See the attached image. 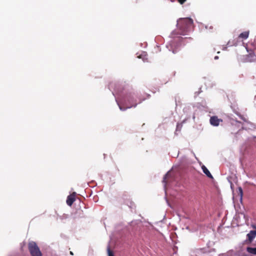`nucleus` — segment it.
Wrapping results in <instances>:
<instances>
[{"mask_svg":"<svg viewBox=\"0 0 256 256\" xmlns=\"http://www.w3.org/2000/svg\"><path fill=\"white\" fill-rule=\"evenodd\" d=\"M210 28H212V26H210Z\"/></svg>","mask_w":256,"mask_h":256,"instance_id":"nucleus-20","label":"nucleus"},{"mask_svg":"<svg viewBox=\"0 0 256 256\" xmlns=\"http://www.w3.org/2000/svg\"><path fill=\"white\" fill-rule=\"evenodd\" d=\"M210 122L212 126H217L219 125L220 122H222V120L218 118L216 116H212L210 117Z\"/></svg>","mask_w":256,"mask_h":256,"instance_id":"nucleus-5","label":"nucleus"},{"mask_svg":"<svg viewBox=\"0 0 256 256\" xmlns=\"http://www.w3.org/2000/svg\"><path fill=\"white\" fill-rule=\"evenodd\" d=\"M70 254H73L72 252H70Z\"/></svg>","mask_w":256,"mask_h":256,"instance_id":"nucleus-19","label":"nucleus"},{"mask_svg":"<svg viewBox=\"0 0 256 256\" xmlns=\"http://www.w3.org/2000/svg\"><path fill=\"white\" fill-rule=\"evenodd\" d=\"M202 170L204 173L205 174L208 178H213L212 176V174H210V172L208 170V169L206 168V166H202Z\"/></svg>","mask_w":256,"mask_h":256,"instance_id":"nucleus-9","label":"nucleus"},{"mask_svg":"<svg viewBox=\"0 0 256 256\" xmlns=\"http://www.w3.org/2000/svg\"><path fill=\"white\" fill-rule=\"evenodd\" d=\"M76 200V192H74L72 194L68 196L66 200V204L68 206H71Z\"/></svg>","mask_w":256,"mask_h":256,"instance_id":"nucleus-6","label":"nucleus"},{"mask_svg":"<svg viewBox=\"0 0 256 256\" xmlns=\"http://www.w3.org/2000/svg\"><path fill=\"white\" fill-rule=\"evenodd\" d=\"M177 0L180 4H182L186 2V0Z\"/></svg>","mask_w":256,"mask_h":256,"instance_id":"nucleus-13","label":"nucleus"},{"mask_svg":"<svg viewBox=\"0 0 256 256\" xmlns=\"http://www.w3.org/2000/svg\"><path fill=\"white\" fill-rule=\"evenodd\" d=\"M242 256H248L246 254H244Z\"/></svg>","mask_w":256,"mask_h":256,"instance_id":"nucleus-16","label":"nucleus"},{"mask_svg":"<svg viewBox=\"0 0 256 256\" xmlns=\"http://www.w3.org/2000/svg\"><path fill=\"white\" fill-rule=\"evenodd\" d=\"M108 256H114L113 252L110 250V248H108Z\"/></svg>","mask_w":256,"mask_h":256,"instance_id":"nucleus-12","label":"nucleus"},{"mask_svg":"<svg viewBox=\"0 0 256 256\" xmlns=\"http://www.w3.org/2000/svg\"><path fill=\"white\" fill-rule=\"evenodd\" d=\"M172 52H173L174 54V53H176V51H174V50H173V51H172Z\"/></svg>","mask_w":256,"mask_h":256,"instance_id":"nucleus-17","label":"nucleus"},{"mask_svg":"<svg viewBox=\"0 0 256 256\" xmlns=\"http://www.w3.org/2000/svg\"><path fill=\"white\" fill-rule=\"evenodd\" d=\"M246 250L250 254L256 255V248L248 247Z\"/></svg>","mask_w":256,"mask_h":256,"instance_id":"nucleus-10","label":"nucleus"},{"mask_svg":"<svg viewBox=\"0 0 256 256\" xmlns=\"http://www.w3.org/2000/svg\"><path fill=\"white\" fill-rule=\"evenodd\" d=\"M248 52L249 53L247 55V59L250 61L254 60V57H256V40H254L253 42L249 44L246 47Z\"/></svg>","mask_w":256,"mask_h":256,"instance_id":"nucleus-3","label":"nucleus"},{"mask_svg":"<svg viewBox=\"0 0 256 256\" xmlns=\"http://www.w3.org/2000/svg\"><path fill=\"white\" fill-rule=\"evenodd\" d=\"M177 27L180 30V34H184L193 28V20L188 18H180L178 20Z\"/></svg>","mask_w":256,"mask_h":256,"instance_id":"nucleus-1","label":"nucleus"},{"mask_svg":"<svg viewBox=\"0 0 256 256\" xmlns=\"http://www.w3.org/2000/svg\"><path fill=\"white\" fill-rule=\"evenodd\" d=\"M62 217H63V218H67V216H66V215H64V216H62Z\"/></svg>","mask_w":256,"mask_h":256,"instance_id":"nucleus-15","label":"nucleus"},{"mask_svg":"<svg viewBox=\"0 0 256 256\" xmlns=\"http://www.w3.org/2000/svg\"><path fill=\"white\" fill-rule=\"evenodd\" d=\"M249 34L250 32L248 30L240 34V35L238 36V38L240 40L241 39L242 40H246L248 37Z\"/></svg>","mask_w":256,"mask_h":256,"instance_id":"nucleus-8","label":"nucleus"},{"mask_svg":"<svg viewBox=\"0 0 256 256\" xmlns=\"http://www.w3.org/2000/svg\"><path fill=\"white\" fill-rule=\"evenodd\" d=\"M246 236L248 241L251 242L256 236V230L250 231Z\"/></svg>","mask_w":256,"mask_h":256,"instance_id":"nucleus-7","label":"nucleus"},{"mask_svg":"<svg viewBox=\"0 0 256 256\" xmlns=\"http://www.w3.org/2000/svg\"><path fill=\"white\" fill-rule=\"evenodd\" d=\"M237 192L238 193V194L240 196V199L242 200V196H243V191H242V188L240 186L238 188Z\"/></svg>","mask_w":256,"mask_h":256,"instance_id":"nucleus-11","label":"nucleus"},{"mask_svg":"<svg viewBox=\"0 0 256 256\" xmlns=\"http://www.w3.org/2000/svg\"><path fill=\"white\" fill-rule=\"evenodd\" d=\"M28 248L32 256H42V252L35 242H30Z\"/></svg>","mask_w":256,"mask_h":256,"instance_id":"nucleus-4","label":"nucleus"},{"mask_svg":"<svg viewBox=\"0 0 256 256\" xmlns=\"http://www.w3.org/2000/svg\"><path fill=\"white\" fill-rule=\"evenodd\" d=\"M166 176H167V174H166V175L164 176V181H165V180L166 179Z\"/></svg>","mask_w":256,"mask_h":256,"instance_id":"nucleus-14","label":"nucleus"},{"mask_svg":"<svg viewBox=\"0 0 256 256\" xmlns=\"http://www.w3.org/2000/svg\"><path fill=\"white\" fill-rule=\"evenodd\" d=\"M253 228L256 229V226H253Z\"/></svg>","mask_w":256,"mask_h":256,"instance_id":"nucleus-18","label":"nucleus"},{"mask_svg":"<svg viewBox=\"0 0 256 256\" xmlns=\"http://www.w3.org/2000/svg\"><path fill=\"white\" fill-rule=\"evenodd\" d=\"M122 102L126 107L122 108L121 105L118 104L120 109L122 110H124L127 108H130L132 107H136L137 106L136 100L131 95H127L124 96L122 99Z\"/></svg>","mask_w":256,"mask_h":256,"instance_id":"nucleus-2","label":"nucleus"}]
</instances>
